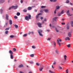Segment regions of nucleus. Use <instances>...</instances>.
Listing matches in <instances>:
<instances>
[{
	"label": "nucleus",
	"instance_id": "f257e3e1",
	"mask_svg": "<svg viewBox=\"0 0 73 73\" xmlns=\"http://www.w3.org/2000/svg\"><path fill=\"white\" fill-rule=\"evenodd\" d=\"M27 15H28V16H26L25 18V20H27V21H29V19H31V15H29V14H27Z\"/></svg>",
	"mask_w": 73,
	"mask_h": 73
},
{
	"label": "nucleus",
	"instance_id": "f03ea898",
	"mask_svg": "<svg viewBox=\"0 0 73 73\" xmlns=\"http://www.w3.org/2000/svg\"><path fill=\"white\" fill-rule=\"evenodd\" d=\"M59 41L60 42H61V39H58V40L57 39V42L58 44H59V46H61V44L60 42H59Z\"/></svg>",
	"mask_w": 73,
	"mask_h": 73
},
{
	"label": "nucleus",
	"instance_id": "7ed1b4c3",
	"mask_svg": "<svg viewBox=\"0 0 73 73\" xmlns=\"http://www.w3.org/2000/svg\"><path fill=\"white\" fill-rule=\"evenodd\" d=\"M58 17H56L53 18V20L55 21H57V20H58Z\"/></svg>",
	"mask_w": 73,
	"mask_h": 73
},
{
	"label": "nucleus",
	"instance_id": "20e7f679",
	"mask_svg": "<svg viewBox=\"0 0 73 73\" xmlns=\"http://www.w3.org/2000/svg\"><path fill=\"white\" fill-rule=\"evenodd\" d=\"M17 7H18V6H11V8L12 9L14 8V9H16L17 8Z\"/></svg>",
	"mask_w": 73,
	"mask_h": 73
},
{
	"label": "nucleus",
	"instance_id": "39448f33",
	"mask_svg": "<svg viewBox=\"0 0 73 73\" xmlns=\"http://www.w3.org/2000/svg\"><path fill=\"white\" fill-rule=\"evenodd\" d=\"M38 27H39V28H41L42 27V25H41V24L40 23H37Z\"/></svg>",
	"mask_w": 73,
	"mask_h": 73
},
{
	"label": "nucleus",
	"instance_id": "423d86ee",
	"mask_svg": "<svg viewBox=\"0 0 73 73\" xmlns=\"http://www.w3.org/2000/svg\"><path fill=\"white\" fill-rule=\"evenodd\" d=\"M41 15V13H39L37 15V16H36V19H38V17H39V16H40V15Z\"/></svg>",
	"mask_w": 73,
	"mask_h": 73
},
{
	"label": "nucleus",
	"instance_id": "0eeeda50",
	"mask_svg": "<svg viewBox=\"0 0 73 73\" xmlns=\"http://www.w3.org/2000/svg\"><path fill=\"white\" fill-rule=\"evenodd\" d=\"M38 33H40L42 32V31L41 30H38Z\"/></svg>",
	"mask_w": 73,
	"mask_h": 73
},
{
	"label": "nucleus",
	"instance_id": "6e6552de",
	"mask_svg": "<svg viewBox=\"0 0 73 73\" xmlns=\"http://www.w3.org/2000/svg\"><path fill=\"white\" fill-rule=\"evenodd\" d=\"M64 61H65L66 60V58H67V56L66 55H65L64 56Z\"/></svg>",
	"mask_w": 73,
	"mask_h": 73
},
{
	"label": "nucleus",
	"instance_id": "1a4fd4ad",
	"mask_svg": "<svg viewBox=\"0 0 73 73\" xmlns=\"http://www.w3.org/2000/svg\"><path fill=\"white\" fill-rule=\"evenodd\" d=\"M43 11L45 12H48L49 11V10L48 9H44L43 10Z\"/></svg>",
	"mask_w": 73,
	"mask_h": 73
},
{
	"label": "nucleus",
	"instance_id": "9d476101",
	"mask_svg": "<svg viewBox=\"0 0 73 73\" xmlns=\"http://www.w3.org/2000/svg\"><path fill=\"white\" fill-rule=\"evenodd\" d=\"M65 40H70V38H69V37H66L65 39Z\"/></svg>",
	"mask_w": 73,
	"mask_h": 73
},
{
	"label": "nucleus",
	"instance_id": "9b49d317",
	"mask_svg": "<svg viewBox=\"0 0 73 73\" xmlns=\"http://www.w3.org/2000/svg\"><path fill=\"white\" fill-rule=\"evenodd\" d=\"M60 8V7L59 6H57L56 7V9H59Z\"/></svg>",
	"mask_w": 73,
	"mask_h": 73
},
{
	"label": "nucleus",
	"instance_id": "f8f14e48",
	"mask_svg": "<svg viewBox=\"0 0 73 73\" xmlns=\"http://www.w3.org/2000/svg\"><path fill=\"white\" fill-rule=\"evenodd\" d=\"M68 36H69V37H70L71 36V33L70 32L68 33Z\"/></svg>",
	"mask_w": 73,
	"mask_h": 73
},
{
	"label": "nucleus",
	"instance_id": "ddd939ff",
	"mask_svg": "<svg viewBox=\"0 0 73 73\" xmlns=\"http://www.w3.org/2000/svg\"><path fill=\"white\" fill-rule=\"evenodd\" d=\"M10 38H13V37H16V36L15 35H11L10 36Z\"/></svg>",
	"mask_w": 73,
	"mask_h": 73
},
{
	"label": "nucleus",
	"instance_id": "4468645a",
	"mask_svg": "<svg viewBox=\"0 0 73 73\" xmlns=\"http://www.w3.org/2000/svg\"><path fill=\"white\" fill-rule=\"evenodd\" d=\"M9 53L10 54H13V52H12L11 50H10L9 51Z\"/></svg>",
	"mask_w": 73,
	"mask_h": 73
},
{
	"label": "nucleus",
	"instance_id": "2eb2a0df",
	"mask_svg": "<svg viewBox=\"0 0 73 73\" xmlns=\"http://www.w3.org/2000/svg\"><path fill=\"white\" fill-rule=\"evenodd\" d=\"M44 69V67H41L39 69V70L40 71H41L42 70V69Z\"/></svg>",
	"mask_w": 73,
	"mask_h": 73
},
{
	"label": "nucleus",
	"instance_id": "dca6fc26",
	"mask_svg": "<svg viewBox=\"0 0 73 73\" xmlns=\"http://www.w3.org/2000/svg\"><path fill=\"white\" fill-rule=\"evenodd\" d=\"M23 64H21L18 66V68H22V67H23Z\"/></svg>",
	"mask_w": 73,
	"mask_h": 73
},
{
	"label": "nucleus",
	"instance_id": "f3484780",
	"mask_svg": "<svg viewBox=\"0 0 73 73\" xmlns=\"http://www.w3.org/2000/svg\"><path fill=\"white\" fill-rule=\"evenodd\" d=\"M10 57L11 59H13V55H12V54H10Z\"/></svg>",
	"mask_w": 73,
	"mask_h": 73
},
{
	"label": "nucleus",
	"instance_id": "a211bd4d",
	"mask_svg": "<svg viewBox=\"0 0 73 73\" xmlns=\"http://www.w3.org/2000/svg\"><path fill=\"white\" fill-rule=\"evenodd\" d=\"M32 8L31 7H29L28 8V9L29 10V11L30 10H31L32 9Z\"/></svg>",
	"mask_w": 73,
	"mask_h": 73
},
{
	"label": "nucleus",
	"instance_id": "6ab92c4d",
	"mask_svg": "<svg viewBox=\"0 0 73 73\" xmlns=\"http://www.w3.org/2000/svg\"><path fill=\"white\" fill-rule=\"evenodd\" d=\"M9 24L10 25H11L12 24V20H10L9 21Z\"/></svg>",
	"mask_w": 73,
	"mask_h": 73
},
{
	"label": "nucleus",
	"instance_id": "aec40b11",
	"mask_svg": "<svg viewBox=\"0 0 73 73\" xmlns=\"http://www.w3.org/2000/svg\"><path fill=\"white\" fill-rule=\"evenodd\" d=\"M14 26L15 28H16L17 29V28H18V25H15Z\"/></svg>",
	"mask_w": 73,
	"mask_h": 73
},
{
	"label": "nucleus",
	"instance_id": "412c9836",
	"mask_svg": "<svg viewBox=\"0 0 73 73\" xmlns=\"http://www.w3.org/2000/svg\"><path fill=\"white\" fill-rule=\"evenodd\" d=\"M17 15L18 16H20V13L19 12H18L17 13Z\"/></svg>",
	"mask_w": 73,
	"mask_h": 73
},
{
	"label": "nucleus",
	"instance_id": "4be33fe9",
	"mask_svg": "<svg viewBox=\"0 0 73 73\" xmlns=\"http://www.w3.org/2000/svg\"><path fill=\"white\" fill-rule=\"evenodd\" d=\"M71 27H73V21H72L71 23Z\"/></svg>",
	"mask_w": 73,
	"mask_h": 73
},
{
	"label": "nucleus",
	"instance_id": "5701e85b",
	"mask_svg": "<svg viewBox=\"0 0 73 73\" xmlns=\"http://www.w3.org/2000/svg\"><path fill=\"white\" fill-rule=\"evenodd\" d=\"M30 56L31 57H34V54H31L30 55Z\"/></svg>",
	"mask_w": 73,
	"mask_h": 73
},
{
	"label": "nucleus",
	"instance_id": "b1692460",
	"mask_svg": "<svg viewBox=\"0 0 73 73\" xmlns=\"http://www.w3.org/2000/svg\"><path fill=\"white\" fill-rule=\"evenodd\" d=\"M69 16H72V14H70V13H68L67 14Z\"/></svg>",
	"mask_w": 73,
	"mask_h": 73
},
{
	"label": "nucleus",
	"instance_id": "393cba45",
	"mask_svg": "<svg viewBox=\"0 0 73 73\" xmlns=\"http://www.w3.org/2000/svg\"><path fill=\"white\" fill-rule=\"evenodd\" d=\"M67 29H69V26L68 25L66 27Z\"/></svg>",
	"mask_w": 73,
	"mask_h": 73
},
{
	"label": "nucleus",
	"instance_id": "a878e982",
	"mask_svg": "<svg viewBox=\"0 0 73 73\" xmlns=\"http://www.w3.org/2000/svg\"><path fill=\"white\" fill-rule=\"evenodd\" d=\"M29 64H33V61H31L29 62Z\"/></svg>",
	"mask_w": 73,
	"mask_h": 73
},
{
	"label": "nucleus",
	"instance_id": "bb28decb",
	"mask_svg": "<svg viewBox=\"0 0 73 73\" xmlns=\"http://www.w3.org/2000/svg\"><path fill=\"white\" fill-rule=\"evenodd\" d=\"M46 7V6H41V8H44Z\"/></svg>",
	"mask_w": 73,
	"mask_h": 73
},
{
	"label": "nucleus",
	"instance_id": "cd10ccee",
	"mask_svg": "<svg viewBox=\"0 0 73 73\" xmlns=\"http://www.w3.org/2000/svg\"><path fill=\"white\" fill-rule=\"evenodd\" d=\"M4 0H1L0 1V3H4Z\"/></svg>",
	"mask_w": 73,
	"mask_h": 73
},
{
	"label": "nucleus",
	"instance_id": "c85d7f7f",
	"mask_svg": "<svg viewBox=\"0 0 73 73\" xmlns=\"http://www.w3.org/2000/svg\"><path fill=\"white\" fill-rule=\"evenodd\" d=\"M63 13H64V10H62L61 11L60 14L62 15V14H63Z\"/></svg>",
	"mask_w": 73,
	"mask_h": 73
},
{
	"label": "nucleus",
	"instance_id": "c756f323",
	"mask_svg": "<svg viewBox=\"0 0 73 73\" xmlns=\"http://www.w3.org/2000/svg\"><path fill=\"white\" fill-rule=\"evenodd\" d=\"M27 36V34H25L23 35V37H26V36Z\"/></svg>",
	"mask_w": 73,
	"mask_h": 73
},
{
	"label": "nucleus",
	"instance_id": "7c9ffc66",
	"mask_svg": "<svg viewBox=\"0 0 73 73\" xmlns=\"http://www.w3.org/2000/svg\"><path fill=\"white\" fill-rule=\"evenodd\" d=\"M40 36H41L42 37L43 36V35H42V34L41 33H38Z\"/></svg>",
	"mask_w": 73,
	"mask_h": 73
},
{
	"label": "nucleus",
	"instance_id": "2f4dec72",
	"mask_svg": "<svg viewBox=\"0 0 73 73\" xmlns=\"http://www.w3.org/2000/svg\"><path fill=\"white\" fill-rule=\"evenodd\" d=\"M55 30L56 32H58V30H57V29L56 28H55Z\"/></svg>",
	"mask_w": 73,
	"mask_h": 73
},
{
	"label": "nucleus",
	"instance_id": "473e14b6",
	"mask_svg": "<svg viewBox=\"0 0 73 73\" xmlns=\"http://www.w3.org/2000/svg\"><path fill=\"white\" fill-rule=\"evenodd\" d=\"M23 12H27V10L26 9H24L23 10Z\"/></svg>",
	"mask_w": 73,
	"mask_h": 73
},
{
	"label": "nucleus",
	"instance_id": "72a5a7b5",
	"mask_svg": "<svg viewBox=\"0 0 73 73\" xmlns=\"http://www.w3.org/2000/svg\"><path fill=\"white\" fill-rule=\"evenodd\" d=\"M69 3V1L67 0L66 1V3Z\"/></svg>",
	"mask_w": 73,
	"mask_h": 73
},
{
	"label": "nucleus",
	"instance_id": "f704fd0d",
	"mask_svg": "<svg viewBox=\"0 0 73 73\" xmlns=\"http://www.w3.org/2000/svg\"><path fill=\"white\" fill-rule=\"evenodd\" d=\"M49 72L50 73H55L54 72H53L52 71H51V70H49Z\"/></svg>",
	"mask_w": 73,
	"mask_h": 73
},
{
	"label": "nucleus",
	"instance_id": "c9c22d12",
	"mask_svg": "<svg viewBox=\"0 0 73 73\" xmlns=\"http://www.w3.org/2000/svg\"><path fill=\"white\" fill-rule=\"evenodd\" d=\"M8 31H6L5 32V34H6V35H7V34H8Z\"/></svg>",
	"mask_w": 73,
	"mask_h": 73
},
{
	"label": "nucleus",
	"instance_id": "e433bc0d",
	"mask_svg": "<svg viewBox=\"0 0 73 73\" xmlns=\"http://www.w3.org/2000/svg\"><path fill=\"white\" fill-rule=\"evenodd\" d=\"M32 48H33V49H35V48H36V47H35V46H32Z\"/></svg>",
	"mask_w": 73,
	"mask_h": 73
},
{
	"label": "nucleus",
	"instance_id": "4c0bfd02",
	"mask_svg": "<svg viewBox=\"0 0 73 73\" xmlns=\"http://www.w3.org/2000/svg\"><path fill=\"white\" fill-rule=\"evenodd\" d=\"M36 65L37 66H39V65H40V64L38 63H36Z\"/></svg>",
	"mask_w": 73,
	"mask_h": 73
},
{
	"label": "nucleus",
	"instance_id": "58836bf2",
	"mask_svg": "<svg viewBox=\"0 0 73 73\" xmlns=\"http://www.w3.org/2000/svg\"><path fill=\"white\" fill-rule=\"evenodd\" d=\"M61 24H62V25H65V22H63L61 23Z\"/></svg>",
	"mask_w": 73,
	"mask_h": 73
},
{
	"label": "nucleus",
	"instance_id": "ea45409f",
	"mask_svg": "<svg viewBox=\"0 0 73 73\" xmlns=\"http://www.w3.org/2000/svg\"><path fill=\"white\" fill-rule=\"evenodd\" d=\"M13 50L14 52H15L16 50V48H13Z\"/></svg>",
	"mask_w": 73,
	"mask_h": 73
},
{
	"label": "nucleus",
	"instance_id": "a19ab883",
	"mask_svg": "<svg viewBox=\"0 0 73 73\" xmlns=\"http://www.w3.org/2000/svg\"><path fill=\"white\" fill-rule=\"evenodd\" d=\"M18 17H17V16H15L14 17V18H15V19H17Z\"/></svg>",
	"mask_w": 73,
	"mask_h": 73
},
{
	"label": "nucleus",
	"instance_id": "79ce46f5",
	"mask_svg": "<svg viewBox=\"0 0 73 73\" xmlns=\"http://www.w3.org/2000/svg\"><path fill=\"white\" fill-rule=\"evenodd\" d=\"M67 46L68 47V48H70V44H68V45H67Z\"/></svg>",
	"mask_w": 73,
	"mask_h": 73
},
{
	"label": "nucleus",
	"instance_id": "37998d69",
	"mask_svg": "<svg viewBox=\"0 0 73 73\" xmlns=\"http://www.w3.org/2000/svg\"><path fill=\"white\" fill-rule=\"evenodd\" d=\"M56 64V62H54L53 63V65H55Z\"/></svg>",
	"mask_w": 73,
	"mask_h": 73
},
{
	"label": "nucleus",
	"instance_id": "c03bdc74",
	"mask_svg": "<svg viewBox=\"0 0 73 73\" xmlns=\"http://www.w3.org/2000/svg\"><path fill=\"white\" fill-rule=\"evenodd\" d=\"M9 28H7L5 29V30H9Z\"/></svg>",
	"mask_w": 73,
	"mask_h": 73
},
{
	"label": "nucleus",
	"instance_id": "a18cd8bd",
	"mask_svg": "<svg viewBox=\"0 0 73 73\" xmlns=\"http://www.w3.org/2000/svg\"><path fill=\"white\" fill-rule=\"evenodd\" d=\"M54 46H56V42H55L54 41Z\"/></svg>",
	"mask_w": 73,
	"mask_h": 73
},
{
	"label": "nucleus",
	"instance_id": "49530a36",
	"mask_svg": "<svg viewBox=\"0 0 73 73\" xmlns=\"http://www.w3.org/2000/svg\"><path fill=\"white\" fill-rule=\"evenodd\" d=\"M59 69H62V68L60 66H59Z\"/></svg>",
	"mask_w": 73,
	"mask_h": 73
},
{
	"label": "nucleus",
	"instance_id": "de8ad7c7",
	"mask_svg": "<svg viewBox=\"0 0 73 73\" xmlns=\"http://www.w3.org/2000/svg\"><path fill=\"white\" fill-rule=\"evenodd\" d=\"M69 10H68V11L67 12V14H68V13H69Z\"/></svg>",
	"mask_w": 73,
	"mask_h": 73
},
{
	"label": "nucleus",
	"instance_id": "09e8293b",
	"mask_svg": "<svg viewBox=\"0 0 73 73\" xmlns=\"http://www.w3.org/2000/svg\"><path fill=\"white\" fill-rule=\"evenodd\" d=\"M57 10L56 9L54 11V13H56V11Z\"/></svg>",
	"mask_w": 73,
	"mask_h": 73
},
{
	"label": "nucleus",
	"instance_id": "8fccbe9b",
	"mask_svg": "<svg viewBox=\"0 0 73 73\" xmlns=\"http://www.w3.org/2000/svg\"><path fill=\"white\" fill-rule=\"evenodd\" d=\"M55 52L57 54H58V51H57V50L55 51Z\"/></svg>",
	"mask_w": 73,
	"mask_h": 73
},
{
	"label": "nucleus",
	"instance_id": "3c124183",
	"mask_svg": "<svg viewBox=\"0 0 73 73\" xmlns=\"http://www.w3.org/2000/svg\"><path fill=\"white\" fill-rule=\"evenodd\" d=\"M57 0H53V2H56Z\"/></svg>",
	"mask_w": 73,
	"mask_h": 73
},
{
	"label": "nucleus",
	"instance_id": "603ef678",
	"mask_svg": "<svg viewBox=\"0 0 73 73\" xmlns=\"http://www.w3.org/2000/svg\"><path fill=\"white\" fill-rule=\"evenodd\" d=\"M62 15L61 14V13L59 14H58V16H61V15Z\"/></svg>",
	"mask_w": 73,
	"mask_h": 73
},
{
	"label": "nucleus",
	"instance_id": "864d4df0",
	"mask_svg": "<svg viewBox=\"0 0 73 73\" xmlns=\"http://www.w3.org/2000/svg\"><path fill=\"white\" fill-rule=\"evenodd\" d=\"M6 17H9L8 15L7 14H6Z\"/></svg>",
	"mask_w": 73,
	"mask_h": 73
},
{
	"label": "nucleus",
	"instance_id": "5fc2aeb1",
	"mask_svg": "<svg viewBox=\"0 0 73 73\" xmlns=\"http://www.w3.org/2000/svg\"><path fill=\"white\" fill-rule=\"evenodd\" d=\"M8 17H6V20H8Z\"/></svg>",
	"mask_w": 73,
	"mask_h": 73
},
{
	"label": "nucleus",
	"instance_id": "6e6d98bb",
	"mask_svg": "<svg viewBox=\"0 0 73 73\" xmlns=\"http://www.w3.org/2000/svg\"><path fill=\"white\" fill-rule=\"evenodd\" d=\"M40 19H41V20H42V19H43V17H41L40 18Z\"/></svg>",
	"mask_w": 73,
	"mask_h": 73
},
{
	"label": "nucleus",
	"instance_id": "4d7b16f0",
	"mask_svg": "<svg viewBox=\"0 0 73 73\" xmlns=\"http://www.w3.org/2000/svg\"><path fill=\"white\" fill-rule=\"evenodd\" d=\"M68 69H67V70H66V73H68Z\"/></svg>",
	"mask_w": 73,
	"mask_h": 73
},
{
	"label": "nucleus",
	"instance_id": "13d9d810",
	"mask_svg": "<svg viewBox=\"0 0 73 73\" xmlns=\"http://www.w3.org/2000/svg\"><path fill=\"white\" fill-rule=\"evenodd\" d=\"M40 12H43V10H41Z\"/></svg>",
	"mask_w": 73,
	"mask_h": 73
},
{
	"label": "nucleus",
	"instance_id": "bf43d9fd",
	"mask_svg": "<svg viewBox=\"0 0 73 73\" xmlns=\"http://www.w3.org/2000/svg\"><path fill=\"white\" fill-rule=\"evenodd\" d=\"M31 32H29V33H28V35H30V34H31Z\"/></svg>",
	"mask_w": 73,
	"mask_h": 73
},
{
	"label": "nucleus",
	"instance_id": "052dcab7",
	"mask_svg": "<svg viewBox=\"0 0 73 73\" xmlns=\"http://www.w3.org/2000/svg\"><path fill=\"white\" fill-rule=\"evenodd\" d=\"M51 39V38H48L47 40H49L50 41V40Z\"/></svg>",
	"mask_w": 73,
	"mask_h": 73
},
{
	"label": "nucleus",
	"instance_id": "680f3d73",
	"mask_svg": "<svg viewBox=\"0 0 73 73\" xmlns=\"http://www.w3.org/2000/svg\"><path fill=\"white\" fill-rule=\"evenodd\" d=\"M21 3H23V0L21 1Z\"/></svg>",
	"mask_w": 73,
	"mask_h": 73
},
{
	"label": "nucleus",
	"instance_id": "e2e57ef3",
	"mask_svg": "<svg viewBox=\"0 0 73 73\" xmlns=\"http://www.w3.org/2000/svg\"><path fill=\"white\" fill-rule=\"evenodd\" d=\"M11 8H12V7H10L9 9V10H10V9H11Z\"/></svg>",
	"mask_w": 73,
	"mask_h": 73
},
{
	"label": "nucleus",
	"instance_id": "0e129e2a",
	"mask_svg": "<svg viewBox=\"0 0 73 73\" xmlns=\"http://www.w3.org/2000/svg\"><path fill=\"white\" fill-rule=\"evenodd\" d=\"M6 25H8V22H6L5 23Z\"/></svg>",
	"mask_w": 73,
	"mask_h": 73
},
{
	"label": "nucleus",
	"instance_id": "69168bd1",
	"mask_svg": "<svg viewBox=\"0 0 73 73\" xmlns=\"http://www.w3.org/2000/svg\"><path fill=\"white\" fill-rule=\"evenodd\" d=\"M44 21H46V19H44Z\"/></svg>",
	"mask_w": 73,
	"mask_h": 73
},
{
	"label": "nucleus",
	"instance_id": "338daca9",
	"mask_svg": "<svg viewBox=\"0 0 73 73\" xmlns=\"http://www.w3.org/2000/svg\"><path fill=\"white\" fill-rule=\"evenodd\" d=\"M31 32V33L32 34H34V33L33 32Z\"/></svg>",
	"mask_w": 73,
	"mask_h": 73
},
{
	"label": "nucleus",
	"instance_id": "774afa93",
	"mask_svg": "<svg viewBox=\"0 0 73 73\" xmlns=\"http://www.w3.org/2000/svg\"><path fill=\"white\" fill-rule=\"evenodd\" d=\"M20 73H24V72H22L21 71H20Z\"/></svg>",
	"mask_w": 73,
	"mask_h": 73
}]
</instances>
